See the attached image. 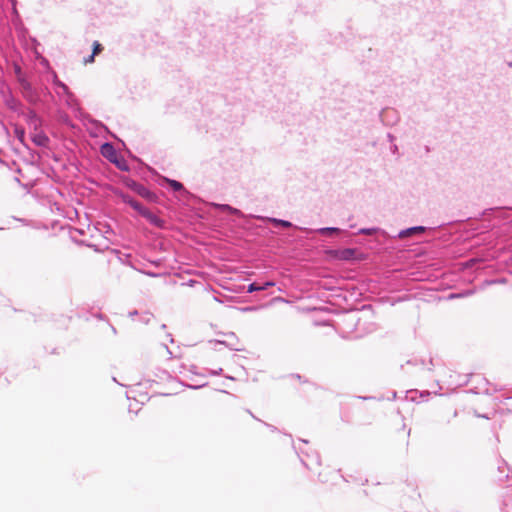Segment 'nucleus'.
Instances as JSON below:
<instances>
[{"instance_id":"f3484780","label":"nucleus","mask_w":512,"mask_h":512,"mask_svg":"<svg viewBox=\"0 0 512 512\" xmlns=\"http://www.w3.org/2000/svg\"><path fill=\"white\" fill-rule=\"evenodd\" d=\"M337 229L335 228H326V229H323V232H326V231H336Z\"/></svg>"},{"instance_id":"423d86ee","label":"nucleus","mask_w":512,"mask_h":512,"mask_svg":"<svg viewBox=\"0 0 512 512\" xmlns=\"http://www.w3.org/2000/svg\"><path fill=\"white\" fill-rule=\"evenodd\" d=\"M143 216L152 224H154L158 227L162 226L163 221L160 218H158L155 214H153L151 211H149L148 209L146 211H143Z\"/></svg>"},{"instance_id":"20e7f679","label":"nucleus","mask_w":512,"mask_h":512,"mask_svg":"<svg viewBox=\"0 0 512 512\" xmlns=\"http://www.w3.org/2000/svg\"><path fill=\"white\" fill-rule=\"evenodd\" d=\"M31 139L32 141L37 145V146H47L48 142H49V139L48 137L41 131H35L32 135H31Z\"/></svg>"},{"instance_id":"1a4fd4ad","label":"nucleus","mask_w":512,"mask_h":512,"mask_svg":"<svg viewBox=\"0 0 512 512\" xmlns=\"http://www.w3.org/2000/svg\"><path fill=\"white\" fill-rule=\"evenodd\" d=\"M15 135L21 143H25V133L22 129L16 128Z\"/></svg>"},{"instance_id":"0eeeda50","label":"nucleus","mask_w":512,"mask_h":512,"mask_svg":"<svg viewBox=\"0 0 512 512\" xmlns=\"http://www.w3.org/2000/svg\"><path fill=\"white\" fill-rule=\"evenodd\" d=\"M111 163L115 164L120 170L127 171L129 169L127 162L121 156H117Z\"/></svg>"},{"instance_id":"2eb2a0df","label":"nucleus","mask_w":512,"mask_h":512,"mask_svg":"<svg viewBox=\"0 0 512 512\" xmlns=\"http://www.w3.org/2000/svg\"><path fill=\"white\" fill-rule=\"evenodd\" d=\"M274 285H275V284H274V282H265L263 285H261V289H262V290H265V289H267L268 287H272V286H274Z\"/></svg>"},{"instance_id":"f8f14e48","label":"nucleus","mask_w":512,"mask_h":512,"mask_svg":"<svg viewBox=\"0 0 512 512\" xmlns=\"http://www.w3.org/2000/svg\"><path fill=\"white\" fill-rule=\"evenodd\" d=\"M261 286L256 284V283H252L248 286V292L249 293H252L254 291H261Z\"/></svg>"},{"instance_id":"9d476101","label":"nucleus","mask_w":512,"mask_h":512,"mask_svg":"<svg viewBox=\"0 0 512 512\" xmlns=\"http://www.w3.org/2000/svg\"><path fill=\"white\" fill-rule=\"evenodd\" d=\"M169 184L170 186L175 190V191H179V190H182L183 189V185L182 183L176 181V180H169Z\"/></svg>"},{"instance_id":"f257e3e1","label":"nucleus","mask_w":512,"mask_h":512,"mask_svg":"<svg viewBox=\"0 0 512 512\" xmlns=\"http://www.w3.org/2000/svg\"><path fill=\"white\" fill-rule=\"evenodd\" d=\"M318 477L322 483L336 484L341 475L339 470L325 468L318 473Z\"/></svg>"},{"instance_id":"f03ea898","label":"nucleus","mask_w":512,"mask_h":512,"mask_svg":"<svg viewBox=\"0 0 512 512\" xmlns=\"http://www.w3.org/2000/svg\"><path fill=\"white\" fill-rule=\"evenodd\" d=\"M126 185L145 199L154 200V198H155L154 193H152L146 187H144L143 185H141L133 180L126 181Z\"/></svg>"},{"instance_id":"6e6552de","label":"nucleus","mask_w":512,"mask_h":512,"mask_svg":"<svg viewBox=\"0 0 512 512\" xmlns=\"http://www.w3.org/2000/svg\"><path fill=\"white\" fill-rule=\"evenodd\" d=\"M102 50H103L102 45H101L98 41H95V42L93 43V51H92V54H93L94 56H96V55H98L99 53H101V52H102Z\"/></svg>"},{"instance_id":"ddd939ff","label":"nucleus","mask_w":512,"mask_h":512,"mask_svg":"<svg viewBox=\"0 0 512 512\" xmlns=\"http://www.w3.org/2000/svg\"><path fill=\"white\" fill-rule=\"evenodd\" d=\"M122 201L132 206V203L135 202L129 195L122 194L121 195Z\"/></svg>"},{"instance_id":"4468645a","label":"nucleus","mask_w":512,"mask_h":512,"mask_svg":"<svg viewBox=\"0 0 512 512\" xmlns=\"http://www.w3.org/2000/svg\"><path fill=\"white\" fill-rule=\"evenodd\" d=\"M273 221H274L276 224H279V225H281V226H283V227H290V226H291V223H290V222H288V221H284V220H276V219H274Z\"/></svg>"},{"instance_id":"39448f33","label":"nucleus","mask_w":512,"mask_h":512,"mask_svg":"<svg viewBox=\"0 0 512 512\" xmlns=\"http://www.w3.org/2000/svg\"><path fill=\"white\" fill-rule=\"evenodd\" d=\"M424 227L422 226H417V227H412V228H409V229H406V230H403L399 233V237L400 238H406V237H410V236H413V235H416V234H421L424 232Z\"/></svg>"},{"instance_id":"9b49d317","label":"nucleus","mask_w":512,"mask_h":512,"mask_svg":"<svg viewBox=\"0 0 512 512\" xmlns=\"http://www.w3.org/2000/svg\"><path fill=\"white\" fill-rule=\"evenodd\" d=\"M136 211H138L141 215H143V211H146L147 209L144 208L139 202L135 201L132 203V206Z\"/></svg>"},{"instance_id":"7ed1b4c3","label":"nucleus","mask_w":512,"mask_h":512,"mask_svg":"<svg viewBox=\"0 0 512 512\" xmlns=\"http://www.w3.org/2000/svg\"><path fill=\"white\" fill-rule=\"evenodd\" d=\"M100 152L103 157L108 159L110 162H112L117 156L118 153L114 146L110 143H104L101 145Z\"/></svg>"},{"instance_id":"dca6fc26","label":"nucleus","mask_w":512,"mask_h":512,"mask_svg":"<svg viewBox=\"0 0 512 512\" xmlns=\"http://www.w3.org/2000/svg\"><path fill=\"white\" fill-rule=\"evenodd\" d=\"M94 57H95V56H94L93 54H91L88 58H86V59L84 60V63H85V64L93 63V62H94Z\"/></svg>"}]
</instances>
